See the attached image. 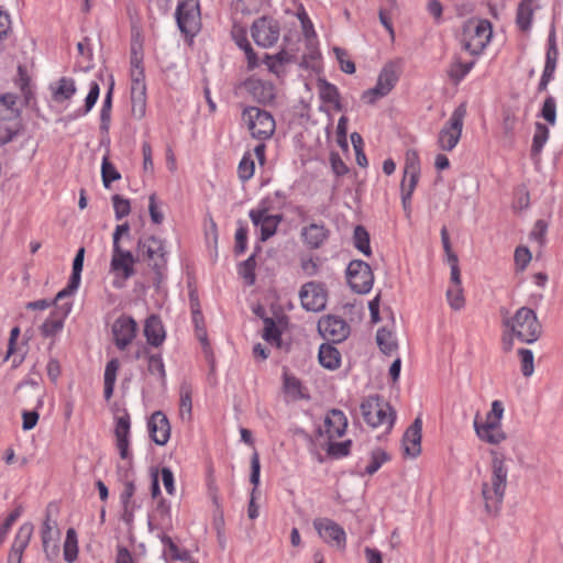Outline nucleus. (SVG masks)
I'll return each mask as SVG.
<instances>
[{
  "mask_svg": "<svg viewBox=\"0 0 563 563\" xmlns=\"http://www.w3.org/2000/svg\"><path fill=\"white\" fill-rule=\"evenodd\" d=\"M490 476L482 483V498L485 512L496 517L503 506L508 484V467L506 466L505 454L498 450L489 451Z\"/></svg>",
  "mask_w": 563,
  "mask_h": 563,
  "instance_id": "nucleus-1",
  "label": "nucleus"
},
{
  "mask_svg": "<svg viewBox=\"0 0 563 563\" xmlns=\"http://www.w3.org/2000/svg\"><path fill=\"white\" fill-rule=\"evenodd\" d=\"M504 324L518 340L528 344L536 342L542 333V325L537 313L528 307L519 308L514 317L504 320Z\"/></svg>",
  "mask_w": 563,
  "mask_h": 563,
  "instance_id": "nucleus-2",
  "label": "nucleus"
},
{
  "mask_svg": "<svg viewBox=\"0 0 563 563\" xmlns=\"http://www.w3.org/2000/svg\"><path fill=\"white\" fill-rule=\"evenodd\" d=\"M19 97L14 93L0 96V143L11 142L21 130Z\"/></svg>",
  "mask_w": 563,
  "mask_h": 563,
  "instance_id": "nucleus-3",
  "label": "nucleus"
},
{
  "mask_svg": "<svg viewBox=\"0 0 563 563\" xmlns=\"http://www.w3.org/2000/svg\"><path fill=\"white\" fill-rule=\"evenodd\" d=\"M364 421L372 428L385 427L389 431L395 422L396 412L378 395L365 398L361 404Z\"/></svg>",
  "mask_w": 563,
  "mask_h": 563,
  "instance_id": "nucleus-4",
  "label": "nucleus"
},
{
  "mask_svg": "<svg viewBox=\"0 0 563 563\" xmlns=\"http://www.w3.org/2000/svg\"><path fill=\"white\" fill-rule=\"evenodd\" d=\"M137 256L147 261L148 266L155 272L157 280L161 282L167 264L164 241L154 235L141 238L137 241Z\"/></svg>",
  "mask_w": 563,
  "mask_h": 563,
  "instance_id": "nucleus-5",
  "label": "nucleus"
},
{
  "mask_svg": "<svg viewBox=\"0 0 563 563\" xmlns=\"http://www.w3.org/2000/svg\"><path fill=\"white\" fill-rule=\"evenodd\" d=\"M492 35L488 20L468 21L463 31V47L472 55H478L489 43Z\"/></svg>",
  "mask_w": 563,
  "mask_h": 563,
  "instance_id": "nucleus-6",
  "label": "nucleus"
},
{
  "mask_svg": "<svg viewBox=\"0 0 563 563\" xmlns=\"http://www.w3.org/2000/svg\"><path fill=\"white\" fill-rule=\"evenodd\" d=\"M242 119L254 139L264 141L269 139L275 132V120L266 110L249 107L244 109Z\"/></svg>",
  "mask_w": 563,
  "mask_h": 563,
  "instance_id": "nucleus-7",
  "label": "nucleus"
},
{
  "mask_svg": "<svg viewBox=\"0 0 563 563\" xmlns=\"http://www.w3.org/2000/svg\"><path fill=\"white\" fill-rule=\"evenodd\" d=\"M15 391H20L23 394L22 401L25 402L26 405H32L31 398H34V409L24 410L22 412V428L25 431L31 430L36 426L38 421L40 415L36 409L43 406L44 394L38 384L32 379L20 383L16 386Z\"/></svg>",
  "mask_w": 563,
  "mask_h": 563,
  "instance_id": "nucleus-8",
  "label": "nucleus"
},
{
  "mask_svg": "<svg viewBox=\"0 0 563 563\" xmlns=\"http://www.w3.org/2000/svg\"><path fill=\"white\" fill-rule=\"evenodd\" d=\"M176 21L181 33L194 37L201 27L199 0H183L176 8Z\"/></svg>",
  "mask_w": 563,
  "mask_h": 563,
  "instance_id": "nucleus-9",
  "label": "nucleus"
},
{
  "mask_svg": "<svg viewBox=\"0 0 563 563\" xmlns=\"http://www.w3.org/2000/svg\"><path fill=\"white\" fill-rule=\"evenodd\" d=\"M466 114L464 104H460L452 113L449 121L441 129L438 145L443 151H452L460 141L463 129V120Z\"/></svg>",
  "mask_w": 563,
  "mask_h": 563,
  "instance_id": "nucleus-10",
  "label": "nucleus"
},
{
  "mask_svg": "<svg viewBox=\"0 0 563 563\" xmlns=\"http://www.w3.org/2000/svg\"><path fill=\"white\" fill-rule=\"evenodd\" d=\"M346 277L350 287L357 294H367L373 287L374 275L372 268L361 260L350 262Z\"/></svg>",
  "mask_w": 563,
  "mask_h": 563,
  "instance_id": "nucleus-11",
  "label": "nucleus"
},
{
  "mask_svg": "<svg viewBox=\"0 0 563 563\" xmlns=\"http://www.w3.org/2000/svg\"><path fill=\"white\" fill-rule=\"evenodd\" d=\"M252 37L262 47L273 46L279 38L278 22L267 16L257 19L252 25Z\"/></svg>",
  "mask_w": 563,
  "mask_h": 563,
  "instance_id": "nucleus-12",
  "label": "nucleus"
},
{
  "mask_svg": "<svg viewBox=\"0 0 563 563\" xmlns=\"http://www.w3.org/2000/svg\"><path fill=\"white\" fill-rule=\"evenodd\" d=\"M137 260L139 256H134L131 251L123 249L122 245H112L110 269L117 276L129 279L135 274L134 264Z\"/></svg>",
  "mask_w": 563,
  "mask_h": 563,
  "instance_id": "nucleus-13",
  "label": "nucleus"
},
{
  "mask_svg": "<svg viewBox=\"0 0 563 563\" xmlns=\"http://www.w3.org/2000/svg\"><path fill=\"white\" fill-rule=\"evenodd\" d=\"M318 331L327 341L340 343L347 338L350 327L344 319L329 314L319 320Z\"/></svg>",
  "mask_w": 563,
  "mask_h": 563,
  "instance_id": "nucleus-14",
  "label": "nucleus"
},
{
  "mask_svg": "<svg viewBox=\"0 0 563 563\" xmlns=\"http://www.w3.org/2000/svg\"><path fill=\"white\" fill-rule=\"evenodd\" d=\"M302 307L308 311H321L327 305V291L322 284L306 283L299 292Z\"/></svg>",
  "mask_w": 563,
  "mask_h": 563,
  "instance_id": "nucleus-15",
  "label": "nucleus"
},
{
  "mask_svg": "<svg viewBox=\"0 0 563 563\" xmlns=\"http://www.w3.org/2000/svg\"><path fill=\"white\" fill-rule=\"evenodd\" d=\"M111 332L115 346L124 351L134 340L137 324L130 316H120L112 324Z\"/></svg>",
  "mask_w": 563,
  "mask_h": 563,
  "instance_id": "nucleus-16",
  "label": "nucleus"
},
{
  "mask_svg": "<svg viewBox=\"0 0 563 563\" xmlns=\"http://www.w3.org/2000/svg\"><path fill=\"white\" fill-rule=\"evenodd\" d=\"M313 527L324 542L335 544L338 548H345V531L335 521L328 518H317L313 520Z\"/></svg>",
  "mask_w": 563,
  "mask_h": 563,
  "instance_id": "nucleus-17",
  "label": "nucleus"
},
{
  "mask_svg": "<svg viewBox=\"0 0 563 563\" xmlns=\"http://www.w3.org/2000/svg\"><path fill=\"white\" fill-rule=\"evenodd\" d=\"M346 428L347 419L345 415L339 409H332L324 418L323 428L319 427L317 433L319 437L327 435L328 440H335L345 433Z\"/></svg>",
  "mask_w": 563,
  "mask_h": 563,
  "instance_id": "nucleus-18",
  "label": "nucleus"
},
{
  "mask_svg": "<svg viewBox=\"0 0 563 563\" xmlns=\"http://www.w3.org/2000/svg\"><path fill=\"white\" fill-rule=\"evenodd\" d=\"M250 218L254 225H261V241L263 242L276 233L277 227L283 220L282 214H268L266 209L251 210Z\"/></svg>",
  "mask_w": 563,
  "mask_h": 563,
  "instance_id": "nucleus-19",
  "label": "nucleus"
},
{
  "mask_svg": "<svg viewBox=\"0 0 563 563\" xmlns=\"http://www.w3.org/2000/svg\"><path fill=\"white\" fill-rule=\"evenodd\" d=\"M422 419L417 417L407 428L402 437L404 455L411 459L421 453Z\"/></svg>",
  "mask_w": 563,
  "mask_h": 563,
  "instance_id": "nucleus-20",
  "label": "nucleus"
},
{
  "mask_svg": "<svg viewBox=\"0 0 563 563\" xmlns=\"http://www.w3.org/2000/svg\"><path fill=\"white\" fill-rule=\"evenodd\" d=\"M147 427L150 437L157 445L167 443L170 437V426L167 417L162 411H155L151 416Z\"/></svg>",
  "mask_w": 563,
  "mask_h": 563,
  "instance_id": "nucleus-21",
  "label": "nucleus"
},
{
  "mask_svg": "<svg viewBox=\"0 0 563 563\" xmlns=\"http://www.w3.org/2000/svg\"><path fill=\"white\" fill-rule=\"evenodd\" d=\"M33 533V525L30 522L23 523L14 538L11 550L8 555L7 563H21L23 552L30 543Z\"/></svg>",
  "mask_w": 563,
  "mask_h": 563,
  "instance_id": "nucleus-22",
  "label": "nucleus"
},
{
  "mask_svg": "<svg viewBox=\"0 0 563 563\" xmlns=\"http://www.w3.org/2000/svg\"><path fill=\"white\" fill-rule=\"evenodd\" d=\"M130 415L124 412L122 416L117 418L114 434L117 440V448L121 459L126 460L130 457L129 445H130Z\"/></svg>",
  "mask_w": 563,
  "mask_h": 563,
  "instance_id": "nucleus-23",
  "label": "nucleus"
},
{
  "mask_svg": "<svg viewBox=\"0 0 563 563\" xmlns=\"http://www.w3.org/2000/svg\"><path fill=\"white\" fill-rule=\"evenodd\" d=\"M70 310L71 303L67 302L58 307L56 311L52 312L40 328L42 335L48 338L60 332L64 327V319L68 316Z\"/></svg>",
  "mask_w": 563,
  "mask_h": 563,
  "instance_id": "nucleus-24",
  "label": "nucleus"
},
{
  "mask_svg": "<svg viewBox=\"0 0 563 563\" xmlns=\"http://www.w3.org/2000/svg\"><path fill=\"white\" fill-rule=\"evenodd\" d=\"M329 234V229L322 223H311L301 230L302 240L311 250L320 249L328 240Z\"/></svg>",
  "mask_w": 563,
  "mask_h": 563,
  "instance_id": "nucleus-25",
  "label": "nucleus"
},
{
  "mask_svg": "<svg viewBox=\"0 0 563 563\" xmlns=\"http://www.w3.org/2000/svg\"><path fill=\"white\" fill-rule=\"evenodd\" d=\"M145 90V82L135 78L134 84L131 86V112L136 119H142L146 112Z\"/></svg>",
  "mask_w": 563,
  "mask_h": 563,
  "instance_id": "nucleus-26",
  "label": "nucleus"
},
{
  "mask_svg": "<svg viewBox=\"0 0 563 563\" xmlns=\"http://www.w3.org/2000/svg\"><path fill=\"white\" fill-rule=\"evenodd\" d=\"M246 86L253 98L260 103H269L275 99V87L269 81L251 79Z\"/></svg>",
  "mask_w": 563,
  "mask_h": 563,
  "instance_id": "nucleus-27",
  "label": "nucleus"
},
{
  "mask_svg": "<svg viewBox=\"0 0 563 563\" xmlns=\"http://www.w3.org/2000/svg\"><path fill=\"white\" fill-rule=\"evenodd\" d=\"M144 335L147 343L152 346L157 347L163 344L165 340V330L157 316L152 314L146 319L144 324Z\"/></svg>",
  "mask_w": 563,
  "mask_h": 563,
  "instance_id": "nucleus-28",
  "label": "nucleus"
},
{
  "mask_svg": "<svg viewBox=\"0 0 563 563\" xmlns=\"http://www.w3.org/2000/svg\"><path fill=\"white\" fill-rule=\"evenodd\" d=\"M399 75V65L396 62H389L382 68L376 85L386 93H389L396 86Z\"/></svg>",
  "mask_w": 563,
  "mask_h": 563,
  "instance_id": "nucleus-29",
  "label": "nucleus"
},
{
  "mask_svg": "<svg viewBox=\"0 0 563 563\" xmlns=\"http://www.w3.org/2000/svg\"><path fill=\"white\" fill-rule=\"evenodd\" d=\"M52 99L56 102H64L73 98L76 93V85L74 79L62 77L55 84L49 86Z\"/></svg>",
  "mask_w": 563,
  "mask_h": 563,
  "instance_id": "nucleus-30",
  "label": "nucleus"
},
{
  "mask_svg": "<svg viewBox=\"0 0 563 563\" xmlns=\"http://www.w3.org/2000/svg\"><path fill=\"white\" fill-rule=\"evenodd\" d=\"M474 429L477 437L489 444H499L507 439L505 431L501 427H495L493 429H488L487 427L479 426L477 419L474 421Z\"/></svg>",
  "mask_w": 563,
  "mask_h": 563,
  "instance_id": "nucleus-31",
  "label": "nucleus"
},
{
  "mask_svg": "<svg viewBox=\"0 0 563 563\" xmlns=\"http://www.w3.org/2000/svg\"><path fill=\"white\" fill-rule=\"evenodd\" d=\"M474 62L463 63L460 57H455L450 64L446 74L453 85H459L474 67Z\"/></svg>",
  "mask_w": 563,
  "mask_h": 563,
  "instance_id": "nucleus-32",
  "label": "nucleus"
},
{
  "mask_svg": "<svg viewBox=\"0 0 563 563\" xmlns=\"http://www.w3.org/2000/svg\"><path fill=\"white\" fill-rule=\"evenodd\" d=\"M318 357L324 368L335 369L340 365V352L330 344L320 345Z\"/></svg>",
  "mask_w": 563,
  "mask_h": 563,
  "instance_id": "nucleus-33",
  "label": "nucleus"
},
{
  "mask_svg": "<svg viewBox=\"0 0 563 563\" xmlns=\"http://www.w3.org/2000/svg\"><path fill=\"white\" fill-rule=\"evenodd\" d=\"M319 95L323 102L332 103L336 110H341L340 92L338 88L325 79L318 80Z\"/></svg>",
  "mask_w": 563,
  "mask_h": 563,
  "instance_id": "nucleus-34",
  "label": "nucleus"
},
{
  "mask_svg": "<svg viewBox=\"0 0 563 563\" xmlns=\"http://www.w3.org/2000/svg\"><path fill=\"white\" fill-rule=\"evenodd\" d=\"M120 363L118 358H112L106 365L104 369V398L109 400L113 395L114 384L117 379V373L119 371Z\"/></svg>",
  "mask_w": 563,
  "mask_h": 563,
  "instance_id": "nucleus-35",
  "label": "nucleus"
},
{
  "mask_svg": "<svg viewBox=\"0 0 563 563\" xmlns=\"http://www.w3.org/2000/svg\"><path fill=\"white\" fill-rule=\"evenodd\" d=\"M534 0H521L517 9V25L521 31H528L531 25L532 15H533V4Z\"/></svg>",
  "mask_w": 563,
  "mask_h": 563,
  "instance_id": "nucleus-36",
  "label": "nucleus"
},
{
  "mask_svg": "<svg viewBox=\"0 0 563 563\" xmlns=\"http://www.w3.org/2000/svg\"><path fill=\"white\" fill-rule=\"evenodd\" d=\"M352 448V440L343 442H335L334 440H327L324 444L325 452L331 459H342L350 454Z\"/></svg>",
  "mask_w": 563,
  "mask_h": 563,
  "instance_id": "nucleus-37",
  "label": "nucleus"
},
{
  "mask_svg": "<svg viewBox=\"0 0 563 563\" xmlns=\"http://www.w3.org/2000/svg\"><path fill=\"white\" fill-rule=\"evenodd\" d=\"M376 342L384 354L390 355L397 350V342L391 331L386 328L378 329L376 333Z\"/></svg>",
  "mask_w": 563,
  "mask_h": 563,
  "instance_id": "nucleus-38",
  "label": "nucleus"
},
{
  "mask_svg": "<svg viewBox=\"0 0 563 563\" xmlns=\"http://www.w3.org/2000/svg\"><path fill=\"white\" fill-rule=\"evenodd\" d=\"M549 139V129L543 123L537 122L536 123V132L532 140L531 145V156L532 158H536L540 155L544 144L547 143Z\"/></svg>",
  "mask_w": 563,
  "mask_h": 563,
  "instance_id": "nucleus-39",
  "label": "nucleus"
},
{
  "mask_svg": "<svg viewBox=\"0 0 563 563\" xmlns=\"http://www.w3.org/2000/svg\"><path fill=\"white\" fill-rule=\"evenodd\" d=\"M78 555V541L75 529L69 528L66 532L64 542V559L68 563H73Z\"/></svg>",
  "mask_w": 563,
  "mask_h": 563,
  "instance_id": "nucleus-40",
  "label": "nucleus"
},
{
  "mask_svg": "<svg viewBox=\"0 0 563 563\" xmlns=\"http://www.w3.org/2000/svg\"><path fill=\"white\" fill-rule=\"evenodd\" d=\"M504 416V405L499 400H494L492 402V409L486 415V419L479 426L487 427L488 429H493L495 427H501V419Z\"/></svg>",
  "mask_w": 563,
  "mask_h": 563,
  "instance_id": "nucleus-41",
  "label": "nucleus"
},
{
  "mask_svg": "<svg viewBox=\"0 0 563 563\" xmlns=\"http://www.w3.org/2000/svg\"><path fill=\"white\" fill-rule=\"evenodd\" d=\"M191 387L189 384H181L180 386V404L179 410L181 419H191L192 401H191Z\"/></svg>",
  "mask_w": 563,
  "mask_h": 563,
  "instance_id": "nucleus-42",
  "label": "nucleus"
},
{
  "mask_svg": "<svg viewBox=\"0 0 563 563\" xmlns=\"http://www.w3.org/2000/svg\"><path fill=\"white\" fill-rule=\"evenodd\" d=\"M354 246L361 251L364 255L369 256L372 254L369 245V234L363 225H356L353 234Z\"/></svg>",
  "mask_w": 563,
  "mask_h": 563,
  "instance_id": "nucleus-43",
  "label": "nucleus"
},
{
  "mask_svg": "<svg viewBox=\"0 0 563 563\" xmlns=\"http://www.w3.org/2000/svg\"><path fill=\"white\" fill-rule=\"evenodd\" d=\"M446 300L449 306L455 310L459 311L464 308L465 306V297L462 285L459 286H449L446 289Z\"/></svg>",
  "mask_w": 563,
  "mask_h": 563,
  "instance_id": "nucleus-44",
  "label": "nucleus"
},
{
  "mask_svg": "<svg viewBox=\"0 0 563 563\" xmlns=\"http://www.w3.org/2000/svg\"><path fill=\"white\" fill-rule=\"evenodd\" d=\"M404 176L405 178L420 176V161L415 150L406 152Z\"/></svg>",
  "mask_w": 563,
  "mask_h": 563,
  "instance_id": "nucleus-45",
  "label": "nucleus"
},
{
  "mask_svg": "<svg viewBox=\"0 0 563 563\" xmlns=\"http://www.w3.org/2000/svg\"><path fill=\"white\" fill-rule=\"evenodd\" d=\"M113 84L110 86L100 111V130L108 132L111 120Z\"/></svg>",
  "mask_w": 563,
  "mask_h": 563,
  "instance_id": "nucleus-46",
  "label": "nucleus"
},
{
  "mask_svg": "<svg viewBox=\"0 0 563 563\" xmlns=\"http://www.w3.org/2000/svg\"><path fill=\"white\" fill-rule=\"evenodd\" d=\"M256 254L253 253L249 258L239 265V274L244 278L249 286L255 283Z\"/></svg>",
  "mask_w": 563,
  "mask_h": 563,
  "instance_id": "nucleus-47",
  "label": "nucleus"
},
{
  "mask_svg": "<svg viewBox=\"0 0 563 563\" xmlns=\"http://www.w3.org/2000/svg\"><path fill=\"white\" fill-rule=\"evenodd\" d=\"M518 356L520 360V369L525 377L532 376L534 372V356L531 350L529 349H519Z\"/></svg>",
  "mask_w": 563,
  "mask_h": 563,
  "instance_id": "nucleus-48",
  "label": "nucleus"
},
{
  "mask_svg": "<svg viewBox=\"0 0 563 563\" xmlns=\"http://www.w3.org/2000/svg\"><path fill=\"white\" fill-rule=\"evenodd\" d=\"M390 459L387 452L380 449H376L371 454V462L365 468V473L368 475L375 474L380 466Z\"/></svg>",
  "mask_w": 563,
  "mask_h": 563,
  "instance_id": "nucleus-49",
  "label": "nucleus"
},
{
  "mask_svg": "<svg viewBox=\"0 0 563 563\" xmlns=\"http://www.w3.org/2000/svg\"><path fill=\"white\" fill-rule=\"evenodd\" d=\"M101 176L102 183L106 188H110V185L114 180H119L121 178V174L117 170V168L111 164L108 157H104L101 165Z\"/></svg>",
  "mask_w": 563,
  "mask_h": 563,
  "instance_id": "nucleus-50",
  "label": "nucleus"
},
{
  "mask_svg": "<svg viewBox=\"0 0 563 563\" xmlns=\"http://www.w3.org/2000/svg\"><path fill=\"white\" fill-rule=\"evenodd\" d=\"M147 369L151 374H158L163 385L166 383L165 366L159 354H152L147 358Z\"/></svg>",
  "mask_w": 563,
  "mask_h": 563,
  "instance_id": "nucleus-51",
  "label": "nucleus"
},
{
  "mask_svg": "<svg viewBox=\"0 0 563 563\" xmlns=\"http://www.w3.org/2000/svg\"><path fill=\"white\" fill-rule=\"evenodd\" d=\"M100 93V87L97 81H92L89 87V92L85 99V106L78 110V115H85L93 108Z\"/></svg>",
  "mask_w": 563,
  "mask_h": 563,
  "instance_id": "nucleus-52",
  "label": "nucleus"
},
{
  "mask_svg": "<svg viewBox=\"0 0 563 563\" xmlns=\"http://www.w3.org/2000/svg\"><path fill=\"white\" fill-rule=\"evenodd\" d=\"M263 339L268 343L279 344L280 342V331L272 318L264 319Z\"/></svg>",
  "mask_w": 563,
  "mask_h": 563,
  "instance_id": "nucleus-53",
  "label": "nucleus"
},
{
  "mask_svg": "<svg viewBox=\"0 0 563 563\" xmlns=\"http://www.w3.org/2000/svg\"><path fill=\"white\" fill-rule=\"evenodd\" d=\"M112 203H113L114 216H115L117 220H121L122 218L126 217L131 212L130 200L126 198H123L120 195H114L112 197Z\"/></svg>",
  "mask_w": 563,
  "mask_h": 563,
  "instance_id": "nucleus-54",
  "label": "nucleus"
},
{
  "mask_svg": "<svg viewBox=\"0 0 563 563\" xmlns=\"http://www.w3.org/2000/svg\"><path fill=\"white\" fill-rule=\"evenodd\" d=\"M85 249L80 247L73 262V272L69 279H71V287L80 284V275L84 266Z\"/></svg>",
  "mask_w": 563,
  "mask_h": 563,
  "instance_id": "nucleus-55",
  "label": "nucleus"
},
{
  "mask_svg": "<svg viewBox=\"0 0 563 563\" xmlns=\"http://www.w3.org/2000/svg\"><path fill=\"white\" fill-rule=\"evenodd\" d=\"M162 542L164 543L163 555L165 560H184V558L179 553L178 547L174 543L170 537L164 534L162 537Z\"/></svg>",
  "mask_w": 563,
  "mask_h": 563,
  "instance_id": "nucleus-56",
  "label": "nucleus"
},
{
  "mask_svg": "<svg viewBox=\"0 0 563 563\" xmlns=\"http://www.w3.org/2000/svg\"><path fill=\"white\" fill-rule=\"evenodd\" d=\"M548 42H549V47H548V52H547L545 66H552L555 68L558 56H559V51L556 47L554 27H552V30L550 31Z\"/></svg>",
  "mask_w": 563,
  "mask_h": 563,
  "instance_id": "nucleus-57",
  "label": "nucleus"
},
{
  "mask_svg": "<svg viewBox=\"0 0 563 563\" xmlns=\"http://www.w3.org/2000/svg\"><path fill=\"white\" fill-rule=\"evenodd\" d=\"M542 118L550 124H554L556 120V102L553 97H548L541 109Z\"/></svg>",
  "mask_w": 563,
  "mask_h": 563,
  "instance_id": "nucleus-58",
  "label": "nucleus"
},
{
  "mask_svg": "<svg viewBox=\"0 0 563 563\" xmlns=\"http://www.w3.org/2000/svg\"><path fill=\"white\" fill-rule=\"evenodd\" d=\"M235 232V244L234 252L236 255H241L245 252L247 245V229L241 222Z\"/></svg>",
  "mask_w": 563,
  "mask_h": 563,
  "instance_id": "nucleus-59",
  "label": "nucleus"
},
{
  "mask_svg": "<svg viewBox=\"0 0 563 563\" xmlns=\"http://www.w3.org/2000/svg\"><path fill=\"white\" fill-rule=\"evenodd\" d=\"M22 514V507H16L4 520V522L0 527V547L4 542L7 534L9 530L11 529L12 525L15 522V520L21 516Z\"/></svg>",
  "mask_w": 563,
  "mask_h": 563,
  "instance_id": "nucleus-60",
  "label": "nucleus"
},
{
  "mask_svg": "<svg viewBox=\"0 0 563 563\" xmlns=\"http://www.w3.org/2000/svg\"><path fill=\"white\" fill-rule=\"evenodd\" d=\"M255 170L254 161L250 156H244L239 164V177L245 181L249 180Z\"/></svg>",
  "mask_w": 563,
  "mask_h": 563,
  "instance_id": "nucleus-61",
  "label": "nucleus"
},
{
  "mask_svg": "<svg viewBox=\"0 0 563 563\" xmlns=\"http://www.w3.org/2000/svg\"><path fill=\"white\" fill-rule=\"evenodd\" d=\"M55 526H56L55 522H52L48 516L46 517V519L42 526V542H43L44 551L46 553H47L48 543L51 541H55V539H56V536L54 534V531H53Z\"/></svg>",
  "mask_w": 563,
  "mask_h": 563,
  "instance_id": "nucleus-62",
  "label": "nucleus"
},
{
  "mask_svg": "<svg viewBox=\"0 0 563 563\" xmlns=\"http://www.w3.org/2000/svg\"><path fill=\"white\" fill-rule=\"evenodd\" d=\"M531 252L526 246H518L515 250V263L520 271H523L531 261Z\"/></svg>",
  "mask_w": 563,
  "mask_h": 563,
  "instance_id": "nucleus-63",
  "label": "nucleus"
},
{
  "mask_svg": "<svg viewBox=\"0 0 563 563\" xmlns=\"http://www.w3.org/2000/svg\"><path fill=\"white\" fill-rule=\"evenodd\" d=\"M334 53L340 63V68L342 71H344L345 74L355 73V64L347 58V54L344 49L335 47Z\"/></svg>",
  "mask_w": 563,
  "mask_h": 563,
  "instance_id": "nucleus-64",
  "label": "nucleus"
}]
</instances>
